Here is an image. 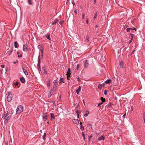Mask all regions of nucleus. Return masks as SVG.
Returning <instances> with one entry per match:
<instances>
[{
	"mask_svg": "<svg viewBox=\"0 0 145 145\" xmlns=\"http://www.w3.org/2000/svg\"><path fill=\"white\" fill-rule=\"evenodd\" d=\"M14 112V111L13 110H12L11 112V113L12 114Z\"/></svg>",
	"mask_w": 145,
	"mask_h": 145,
	"instance_id": "5fc2aeb1",
	"label": "nucleus"
},
{
	"mask_svg": "<svg viewBox=\"0 0 145 145\" xmlns=\"http://www.w3.org/2000/svg\"><path fill=\"white\" fill-rule=\"evenodd\" d=\"M82 101H83V103H84V105H85V102L84 101V100H83Z\"/></svg>",
	"mask_w": 145,
	"mask_h": 145,
	"instance_id": "13d9d810",
	"label": "nucleus"
},
{
	"mask_svg": "<svg viewBox=\"0 0 145 145\" xmlns=\"http://www.w3.org/2000/svg\"><path fill=\"white\" fill-rule=\"evenodd\" d=\"M45 37L47 38L48 39L50 40V33H48L45 35Z\"/></svg>",
	"mask_w": 145,
	"mask_h": 145,
	"instance_id": "6ab92c4d",
	"label": "nucleus"
},
{
	"mask_svg": "<svg viewBox=\"0 0 145 145\" xmlns=\"http://www.w3.org/2000/svg\"><path fill=\"white\" fill-rule=\"evenodd\" d=\"M72 3L73 4V5H74L75 3H73L72 2Z\"/></svg>",
	"mask_w": 145,
	"mask_h": 145,
	"instance_id": "e2e57ef3",
	"label": "nucleus"
},
{
	"mask_svg": "<svg viewBox=\"0 0 145 145\" xmlns=\"http://www.w3.org/2000/svg\"><path fill=\"white\" fill-rule=\"evenodd\" d=\"M10 118V116H8V115H7L6 119H5L4 121V123L5 125H6L8 121L9 120Z\"/></svg>",
	"mask_w": 145,
	"mask_h": 145,
	"instance_id": "20e7f679",
	"label": "nucleus"
},
{
	"mask_svg": "<svg viewBox=\"0 0 145 145\" xmlns=\"http://www.w3.org/2000/svg\"><path fill=\"white\" fill-rule=\"evenodd\" d=\"M23 107L22 106L20 105L18 106L16 109V113L19 114L23 111Z\"/></svg>",
	"mask_w": 145,
	"mask_h": 145,
	"instance_id": "f257e3e1",
	"label": "nucleus"
},
{
	"mask_svg": "<svg viewBox=\"0 0 145 145\" xmlns=\"http://www.w3.org/2000/svg\"><path fill=\"white\" fill-rule=\"evenodd\" d=\"M18 62V61H14L13 62V63L14 64H15V63H16L17 62Z\"/></svg>",
	"mask_w": 145,
	"mask_h": 145,
	"instance_id": "603ef678",
	"label": "nucleus"
},
{
	"mask_svg": "<svg viewBox=\"0 0 145 145\" xmlns=\"http://www.w3.org/2000/svg\"><path fill=\"white\" fill-rule=\"evenodd\" d=\"M8 95L7 97V100L8 102H10L12 99V95L11 92H8Z\"/></svg>",
	"mask_w": 145,
	"mask_h": 145,
	"instance_id": "f03ea898",
	"label": "nucleus"
},
{
	"mask_svg": "<svg viewBox=\"0 0 145 145\" xmlns=\"http://www.w3.org/2000/svg\"><path fill=\"white\" fill-rule=\"evenodd\" d=\"M5 65H1V67L2 68H4Z\"/></svg>",
	"mask_w": 145,
	"mask_h": 145,
	"instance_id": "49530a36",
	"label": "nucleus"
},
{
	"mask_svg": "<svg viewBox=\"0 0 145 145\" xmlns=\"http://www.w3.org/2000/svg\"><path fill=\"white\" fill-rule=\"evenodd\" d=\"M53 83L54 84V88H56L57 85V81L56 80H54V81Z\"/></svg>",
	"mask_w": 145,
	"mask_h": 145,
	"instance_id": "2eb2a0df",
	"label": "nucleus"
},
{
	"mask_svg": "<svg viewBox=\"0 0 145 145\" xmlns=\"http://www.w3.org/2000/svg\"><path fill=\"white\" fill-rule=\"evenodd\" d=\"M84 66L86 67L88 65L89 63L88 61L87 60H86L84 61Z\"/></svg>",
	"mask_w": 145,
	"mask_h": 145,
	"instance_id": "423d86ee",
	"label": "nucleus"
},
{
	"mask_svg": "<svg viewBox=\"0 0 145 145\" xmlns=\"http://www.w3.org/2000/svg\"><path fill=\"white\" fill-rule=\"evenodd\" d=\"M53 104H54V105L55 106H56V104L55 102V101H53Z\"/></svg>",
	"mask_w": 145,
	"mask_h": 145,
	"instance_id": "3c124183",
	"label": "nucleus"
},
{
	"mask_svg": "<svg viewBox=\"0 0 145 145\" xmlns=\"http://www.w3.org/2000/svg\"><path fill=\"white\" fill-rule=\"evenodd\" d=\"M69 75H67V79H69Z\"/></svg>",
	"mask_w": 145,
	"mask_h": 145,
	"instance_id": "052dcab7",
	"label": "nucleus"
},
{
	"mask_svg": "<svg viewBox=\"0 0 145 145\" xmlns=\"http://www.w3.org/2000/svg\"><path fill=\"white\" fill-rule=\"evenodd\" d=\"M48 86L49 87L50 86V84H49V83H48Z\"/></svg>",
	"mask_w": 145,
	"mask_h": 145,
	"instance_id": "338daca9",
	"label": "nucleus"
},
{
	"mask_svg": "<svg viewBox=\"0 0 145 145\" xmlns=\"http://www.w3.org/2000/svg\"><path fill=\"white\" fill-rule=\"evenodd\" d=\"M59 21V20L57 18L55 19L54 20L53 22L52 23V25H54L57 23Z\"/></svg>",
	"mask_w": 145,
	"mask_h": 145,
	"instance_id": "9d476101",
	"label": "nucleus"
},
{
	"mask_svg": "<svg viewBox=\"0 0 145 145\" xmlns=\"http://www.w3.org/2000/svg\"><path fill=\"white\" fill-rule=\"evenodd\" d=\"M28 3L29 5H33V3L32 0H28Z\"/></svg>",
	"mask_w": 145,
	"mask_h": 145,
	"instance_id": "4be33fe9",
	"label": "nucleus"
},
{
	"mask_svg": "<svg viewBox=\"0 0 145 145\" xmlns=\"http://www.w3.org/2000/svg\"><path fill=\"white\" fill-rule=\"evenodd\" d=\"M119 65L121 68H124V67L123 66V62L122 61H121L119 64Z\"/></svg>",
	"mask_w": 145,
	"mask_h": 145,
	"instance_id": "1a4fd4ad",
	"label": "nucleus"
},
{
	"mask_svg": "<svg viewBox=\"0 0 145 145\" xmlns=\"http://www.w3.org/2000/svg\"><path fill=\"white\" fill-rule=\"evenodd\" d=\"M73 121L74 123L76 124H77L79 123V121L78 120L73 119Z\"/></svg>",
	"mask_w": 145,
	"mask_h": 145,
	"instance_id": "aec40b11",
	"label": "nucleus"
},
{
	"mask_svg": "<svg viewBox=\"0 0 145 145\" xmlns=\"http://www.w3.org/2000/svg\"><path fill=\"white\" fill-rule=\"evenodd\" d=\"M86 37V42H88L89 41V36L88 35H87Z\"/></svg>",
	"mask_w": 145,
	"mask_h": 145,
	"instance_id": "7c9ffc66",
	"label": "nucleus"
},
{
	"mask_svg": "<svg viewBox=\"0 0 145 145\" xmlns=\"http://www.w3.org/2000/svg\"><path fill=\"white\" fill-rule=\"evenodd\" d=\"M101 99L102 101V102H103V103L105 101V99L103 98V97H101Z\"/></svg>",
	"mask_w": 145,
	"mask_h": 145,
	"instance_id": "473e14b6",
	"label": "nucleus"
},
{
	"mask_svg": "<svg viewBox=\"0 0 145 145\" xmlns=\"http://www.w3.org/2000/svg\"><path fill=\"white\" fill-rule=\"evenodd\" d=\"M97 27H98L97 25H96V28H97Z\"/></svg>",
	"mask_w": 145,
	"mask_h": 145,
	"instance_id": "774afa93",
	"label": "nucleus"
},
{
	"mask_svg": "<svg viewBox=\"0 0 145 145\" xmlns=\"http://www.w3.org/2000/svg\"><path fill=\"white\" fill-rule=\"evenodd\" d=\"M103 104V102H100L99 103L98 105V106H99L100 105Z\"/></svg>",
	"mask_w": 145,
	"mask_h": 145,
	"instance_id": "ea45409f",
	"label": "nucleus"
},
{
	"mask_svg": "<svg viewBox=\"0 0 145 145\" xmlns=\"http://www.w3.org/2000/svg\"><path fill=\"white\" fill-rule=\"evenodd\" d=\"M12 52H13L12 50L10 51V52H9L10 53L9 54V55H10V54Z\"/></svg>",
	"mask_w": 145,
	"mask_h": 145,
	"instance_id": "c03bdc74",
	"label": "nucleus"
},
{
	"mask_svg": "<svg viewBox=\"0 0 145 145\" xmlns=\"http://www.w3.org/2000/svg\"><path fill=\"white\" fill-rule=\"evenodd\" d=\"M43 120L44 121H46L47 120V115L46 114V113H43Z\"/></svg>",
	"mask_w": 145,
	"mask_h": 145,
	"instance_id": "6e6552de",
	"label": "nucleus"
},
{
	"mask_svg": "<svg viewBox=\"0 0 145 145\" xmlns=\"http://www.w3.org/2000/svg\"><path fill=\"white\" fill-rule=\"evenodd\" d=\"M87 127L88 128L91 130H92V125L90 123H88L87 124Z\"/></svg>",
	"mask_w": 145,
	"mask_h": 145,
	"instance_id": "f8f14e48",
	"label": "nucleus"
},
{
	"mask_svg": "<svg viewBox=\"0 0 145 145\" xmlns=\"http://www.w3.org/2000/svg\"><path fill=\"white\" fill-rule=\"evenodd\" d=\"M81 88V87L80 86L78 88L76 91L77 94H78L80 92Z\"/></svg>",
	"mask_w": 145,
	"mask_h": 145,
	"instance_id": "4468645a",
	"label": "nucleus"
},
{
	"mask_svg": "<svg viewBox=\"0 0 145 145\" xmlns=\"http://www.w3.org/2000/svg\"><path fill=\"white\" fill-rule=\"evenodd\" d=\"M98 88L99 89H101L102 87L100 84H99L98 85Z\"/></svg>",
	"mask_w": 145,
	"mask_h": 145,
	"instance_id": "2f4dec72",
	"label": "nucleus"
},
{
	"mask_svg": "<svg viewBox=\"0 0 145 145\" xmlns=\"http://www.w3.org/2000/svg\"><path fill=\"white\" fill-rule=\"evenodd\" d=\"M135 51V50H134L133 52H132V54H133L134 53V52Z\"/></svg>",
	"mask_w": 145,
	"mask_h": 145,
	"instance_id": "0e129e2a",
	"label": "nucleus"
},
{
	"mask_svg": "<svg viewBox=\"0 0 145 145\" xmlns=\"http://www.w3.org/2000/svg\"><path fill=\"white\" fill-rule=\"evenodd\" d=\"M38 71H41L40 67H37Z\"/></svg>",
	"mask_w": 145,
	"mask_h": 145,
	"instance_id": "58836bf2",
	"label": "nucleus"
},
{
	"mask_svg": "<svg viewBox=\"0 0 145 145\" xmlns=\"http://www.w3.org/2000/svg\"><path fill=\"white\" fill-rule=\"evenodd\" d=\"M84 132H82V137H83V138L84 140L85 139V135L84 134Z\"/></svg>",
	"mask_w": 145,
	"mask_h": 145,
	"instance_id": "a878e982",
	"label": "nucleus"
},
{
	"mask_svg": "<svg viewBox=\"0 0 145 145\" xmlns=\"http://www.w3.org/2000/svg\"><path fill=\"white\" fill-rule=\"evenodd\" d=\"M111 82V80L110 79L108 80H106L105 82L106 84H109Z\"/></svg>",
	"mask_w": 145,
	"mask_h": 145,
	"instance_id": "5701e85b",
	"label": "nucleus"
},
{
	"mask_svg": "<svg viewBox=\"0 0 145 145\" xmlns=\"http://www.w3.org/2000/svg\"><path fill=\"white\" fill-rule=\"evenodd\" d=\"M85 15L84 14H82V19H84V18Z\"/></svg>",
	"mask_w": 145,
	"mask_h": 145,
	"instance_id": "e433bc0d",
	"label": "nucleus"
},
{
	"mask_svg": "<svg viewBox=\"0 0 145 145\" xmlns=\"http://www.w3.org/2000/svg\"><path fill=\"white\" fill-rule=\"evenodd\" d=\"M44 73L45 74H47V71H45L44 70Z\"/></svg>",
	"mask_w": 145,
	"mask_h": 145,
	"instance_id": "8fccbe9b",
	"label": "nucleus"
},
{
	"mask_svg": "<svg viewBox=\"0 0 145 145\" xmlns=\"http://www.w3.org/2000/svg\"><path fill=\"white\" fill-rule=\"evenodd\" d=\"M82 123L81 122L80 123V129L82 131H83L84 129V128L83 127V126L82 125Z\"/></svg>",
	"mask_w": 145,
	"mask_h": 145,
	"instance_id": "dca6fc26",
	"label": "nucleus"
},
{
	"mask_svg": "<svg viewBox=\"0 0 145 145\" xmlns=\"http://www.w3.org/2000/svg\"><path fill=\"white\" fill-rule=\"evenodd\" d=\"M14 47L15 48H17L18 46L17 45L18 44L17 41H15L14 43Z\"/></svg>",
	"mask_w": 145,
	"mask_h": 145,
	"instance_id": "393cba45",
	"label": "nucleus"
},
{
	"mask_svg": "<svg viewBox=\"0 0 145 145\" xmlns=\"http://www.w3.org/2000/svg\"><path fill=\"white\" fill-rule=\"evenodd\" d=\"M22 54H21L20 55H18V57H21L22 56Z\"/></svg>",
	"mask_w": 145,
	"mask_h": 145,
	"instance_id": "79ce46f5",
	"label": "nucleus"
},
{
	"mask_svg": "<svg viewBox=\"0 0 145 145\" xmlns=\"http://www.w3.org/2000/svg\"><path fill=\"white\" fill-rule=\"evenodd\" d=\"M144 117L145 118V114H143V118L144 119Z\"/></svg>",
	"mask_w": 145,
	"mask_h": 145,
	"instance_id": "bf43d9fd",
	"label": "nucleus"
},
{
	"mask_svg": "<svg viewBox=\"0 0 145 145\" xmlns=\"http://www.w3.org/2000/svg\"><path fill=\"white\" fill-rule=\"evenodd\" d=\"M132 29L130 28H128L126 30L127 32H130L131 30H132Z\"/></svg>",
	"mask_w": 145,
	"mask_h": 145,
	"instance_id": "c85d7f7f",
	"label": "nucleus"
},
{
	"mask_svg": "<svg viewBox=\"0 0 145 145\" xmlns=\"http://www.w3.org/2000/svg\"><path fill=\"white\" fill-rule=\"evenodd\" d=\"M86 22L87 24H88V19H87Z\"/></svg>",
	"mask_w": 145,
	"mask_h": 145,
	"instance_id": "864d4df0",
	"label": "nucleus"
},
{
	"mask_svg": "<svg viewBox=\"0 0 145 145\" xmlns=\"http://www.w3.org/2000/svg\"><path fill=\"white\" fill-rule=\"evenodd\" d=\"M89 114V111L88 110L87 111L86 113L84 115L85 117L87 116Z\"/></svg>",
	"mask_w": 145,
	"mask_h": 145,
	"instance_id": "b1692460",
	"label": "nucleus"
},
{
	"mask_svg": "<svg viewBox=\"0 0 145 145\" xmlns=\"http://www.w3.org/2000/svg\"><path fill=\"white\" fill-rule=\"evenodd\" d=\"M144 122L145 124V118H144Z\"/></svg>",
	"mask_w": 145,
	"mask_h": 145,
	"instance_id": "69168bd1",
	"label": "nucleus"
},
{
	"mask_svg": "<svg viewBox=\"0 0 145 145\" xmlns=\"http://www.w3.org/2000/svg\"><path fill=\"white\" fill-rule=\"evenodd\" d=\"M71 72V70L70 68L68 69L67 74L68 75H70V72Z\"/></svg>",
	"mask_w": 145,
	"mask_h": 145,
	"instance_id": "cd10ccee",
	"label": "nucleus"
},
{
	"mask_svg": "<svg viewBox=\"0 0 145 145\" xmlns=\"http://www.w3.org/2000/svg\"><path fill=\"white\" fill-rule=\"evenodd\" d=\"M77 80L78 81H79L80 80L79 77L77 78Z\"/></svg>",
	"mask_w": 145,
	"mask_h": 145,
	"instance_id": "4d7b16f0",
	"label": "nucleus"
},
{
	"mask_svg": "<svg viewBox=\"0 0 145 145\" xmlns=\"http://www.w3.org/2000/svg\"><path fill=\"white\" fill-rule=\"evenodd\" d=\"M8 113V112L7 111L6 112H5L3 114H2V118L4 120H5L6 119V118L7 115V114Z\"/></svg>",
	"mask_w": 145,
	"mask_h": 145,
	"instance_id": "7ed1b4c3",
	"label": "nucleus"
},
{
	"mask_svg": "<svg viewBox=\"0 0 145 145\" xmlns=\"http://www.w3.org/2000/svg\"><path fill=\"white\" fill-rule=\"evenodd\" d=\"M80 65H79L78 64L76 66V69L77 70H78L79 69V68Z\"/></svg>",
	"mask_w": 145,
	"mask_h": 145,
	"instance_id": "c9c22d12",
	"label": "nucleus"
},
{
	"mask_svg": "<svg viewBox=\"0 0 145 145\" xmlns=\"http://www.w3.org/2000/svg\"><path fill=\"white\" fill-rule=\"evenodd\" d=\"M74 12L75 13H76L77 14V11L76 10H74Z\"/></svg>",
	"mask_w": 145,
	"mask_h": 145,
	"instance_id": "6e6d98bb",
	"label": "nucleus"
},
{
	"mask_svg": "<svg viewBox=\"0 0 145 145\" xmlns=\"http://www.w3.org/2000/svg\"><path fill=\"white\" fill-rule=\"evenodd\" d=\"M97 12H95V16H94L93 18L94 19V20H95L96 18L97 17Z\"/></svg>",
	"mask_w": 145,
	"mask_h": 145,
	"instance_id": "bb28decb",
	"label": "nucleus"
},
{
	"mask_svg": "<svg viewBox=\"0 0 145 145\" xmlns=\"http://www.w3.org/2000/svg\"><path fill=\"white\" fill-rule=\"evenodd\" d=\"M46 133H44L43 136V138L44 140L45 139V138L46 137Z\"/></svg>",
	"mask_w": 145,
	"mask_h": 145,
	"instance_id": "72a5a7b5",
	"label": "nucleus"
},
{
	"mask_svg": "<svg viewBox=\"0 0 145 145\" xmlns=\"http://www.w3.org/2000/svg\"><path fill=\"white\" fill-rule=\"evenodd\" d=\"M38 63L37 65V67H39L40 66V55H39L38 57Z\"/></svg>",
	"mask_w": 145,
	"mask_h": 145,
	"instance_id": "0eeeda50",
	"label": "nucleus"
},
{
	"mask_svg": "<svg viewBox=\"0 0 145 145\" xmlns=\"http://www.w3.org/2000/svg\"><path fill=\"white\" fill-rule=\"evenodd\" d=\"M100 85L102 86V87H104L105 86V84L104 83L100 84Z\"/></svg>",
	"mask_w": 145,
	"mask_h": 145,
	"instance_id": "de8ad7c7",
	"label": "nucleus"
},
{
	"mask_svg": "<svg viewBox=\"0 0 145 145\" xmlns=\"http://www.w3.org/2000/svg\"><path fill=\"white\" fill-rule=\"evenodd\" d=\"M63 80H64V79L63 78H61L60 80H59V81H60V82H63V83H64L65 82L64 81H63Z\"/></svg>",
	"mask_w": 145,
	"mask_h": 145,
	"instance_id": "c756f323",
	"label": "nucleus"
},
{
	"mask_svg": "<svg viewBox=\"0 0 145 145\" xmlns=\"http://www.w3.org/2000/svg\"><path fill=\"white\" fill-rule=\"evenodd\" d=\"M105 139V138L104 137L102 136H101L98 138V140H104Z\"/></svg>",
	"mask_w": 145,
	"mask_h": 145,
	"instance_id": "412c9836",
	"label": "nucleus"
},
{
	"mask_svg": "<svg viewBox=\"0 0 145 145\" xmlns=\"http://www.w3.org/2000/svg\"><path fill=\"white\" fill-rule=\"evenodd\" d=\"M133 39V37H132L130 41V42L129 43V44H130L132 42V41Z\"/></svg>",
	"mask_w": 145,
	"mask_h": 145,
	"instance_id": "a18cd8bd",
	"label": "nucleus"
},
{
	"mask_svg": "<svg viewBox=\"0 0 145 145\" xmlns=\"http://www.w3.org/2000/svg\"><path fill=\"white\" fill-rule=\"evenodd\" d=\"M19 83L18 82H16L14 84V85L15 86H18Z\"/></svg>",
	"mask_w": 145,
	"mask_h": 145,
	"instance_id": "4c0bfd02",
	"label": "nucleus"
},
{
	"mask_svg": "<svg viewBox=\"0 0 145 145\" xmlns=\"http://www.w3.org/2000/svg\"><path fill=\"white\" fill-rule=\"evenodd\" d=\"M125 115H126V113H125V114H124L123 115V116H122V117L123 118H125Z\"/></svg>",
	"mask_w": 145,
	"mask_h": 145,
	"instance_id": "37998d69",
	"label": "nucleus"
},
{
	"mask_svg": "<svg viewBox=\"0 0 145 145\" xmlns=\"http://www.w3.org/2000/svg\"><path fill=\"white\" fill-rule=\"evenodd\" d=\"M50 117L51 118V120H52V119H55V116L54 115V114L52 113H50Z\"/></svg>",
	"mask_w": 145,
	"mask_h": 145,
	"instance_id": "ddd939ff",
	"label": "nucleus"
},
{
	"mask_svg": "<svg viewBox=\"0 0 145 145\" xmlns=\"http://www.w3.org/2000/svg\"><path fill=\"white\" fill-rule=\"evenodd\" d=\"M21 82L22 83H24L25 82V80L23 77H22L20 79Z\"/></svg>",
	"mask_w": 145,
	"mask_h": 145,
	"instance_id": "f3484780",
	"label": "nucleus"
},
{
	"mask_svg": "<svg viewBox=\"0 0 145 145\" xmlns=\"http://www.w3.org/2000/svg\"><path fill=\"white\" fill-rule=\"evenodd\" d=\"M104 94L106 95H107V91L106 90H105L104 91Z\"/></svg>",
	"mask_w": 145,
	"mask_h": 145,
	"instance_id": "a19ab883",
	"label": "nucleus"
},
{
	"mask_svg": "<svg viewBox=\"0 0 145 145\" xmlns=\"http://www.w3.org/2000/svg\"><path fill=\"white\" fill-rule=\"evenodd\" d=\"M27 44H24L23 45V50L25 52H27Z\"/></svg>",
	"mask_w": 145,
	"mask_h": 145,
	"instance_id": "39448f33",
	"label": "nucleus"
},
{
	"mask_svg": "<svg viewBox=\"0 0 145 145\" xmlns=\"http://www.w3.org/2000/svg\"><path fill=\"white\" fill-rule=\"evenodd\" d=\"M76 113L77 114V118H79V114L78 112V111H76Z\"/></svg>",
	"mask_w": 145,
	"mask_h": 145,
	"instance_id": "f704fd0d",
	"label": "nucleus"
},
{
	"mask_svg": "<svg viewBox=\"0 0 145 145\" xmlns=\"http://www.w3.org/2000/svg\"><path fill=\"white\" fill-rule=\"evenodd\" d=\"M52 91H53V90L52 89H51L50 91L48 93V98H50L51 97V96L52 94Z\"/></svg>",
	"mask_w": 145,
	"mask_h": 145,
	"instance_id": "9b49d317",
	"label": "nucleus"
},
{
	"mask_svg": "<svg viewBox=\"0 0 145 145\" xmlns=\"http://www.w3.org/2000/svg\"><path fill=\"white\" fill-rule=\"evenodd\" d=\"M3 71V70L2 69V70H1L0 71V72H1V73H2V71Z\"/></svg>",
	"mask_w": 145,
	"mask_h": 145,
	"instance_id": "680f3d73",
	"label": "nucleus"
},
{
	"mask_svg": "<svg viewBox=\"0 0 145 145\" xmlns=\"http://www.w3.org/2000/svg\"><path fill=\"white\" fill-rule=\"evenodd\" d=\"M22 69L25 74L26 76L28 74V73L26 70L23 67H22Z\"/></svg>",
	"mask_w": 145,
	"mask_h": 145,
	"instance_id": "a211bd4d",
	"label": "nucleus"
},
{
	"mask_svg": "<svg viewBox=\"0 0 145 145\" xmlns=\"http://www.w3.org/2000/svg\"><path fill=\"white\" fill-rule=\"evenodd\" d=\"M100 85L102 86V87H104L105 86V84L104 83L100 84Z\"/></svg>",
	"mask_w": 145,
	"mask_h": 145,
	"instance_id": "09e8293b",
	"label": "nucleus"
}]
</instances>
